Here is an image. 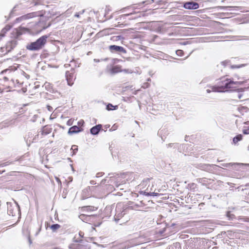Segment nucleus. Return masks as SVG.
Wrapping results in <instances>:
<instances>
[{"label":"nucleus","mask_w":249,"mask_h":249,"mask_svg":"<svg viewBox=\"0 0 249 249\" xmlns=\"http://www.w3.org/2000/svg\"><path fill=\"white\" fill-rule=\"evenodd\" d=\"M153 178H146L143 179L142 185H146L148 184V186L147 189L145 191H141L139 192V193L141 195H142L145 196H157L162 195L161 194L159 193L160 190H158V192H155L156 189H154V185L155 181H153Z\"/></svg>","instance_id":"obj_1"},{"label":"nucleus","mask_w":249,"mask_h":249,"mask_svg":"<svg viewBox=\"0 0 249 249\" xmlns=\"http://www.w3.org/2000/svg\"><path fill=\"white\" fill-rule=\"evenodd\" d=\"M218 84L219 85L218 87L215 86L212 87V91L214 92H221L222 91L218 90V89H231L233 87V85H241L242 84V82L238 81L234 82L231 79L222 77L220 79V81L218 82Z\"/></svg>","instance_id":"obj_2"},{"label":"nucleus","mask_w":249,"mask_h":249,"mask_svg":"<svg viewBox=\"0 0 249 249\" xmlns=\"http://www.w3.org/2000/svg\"><path fill=\"white\" fill-rule=\"evenodd\" d=\"M50 35H44L38 38L36 41L28 43L26 48L31 51H38L42 49L47 43V40Z\"/></svg>","instance_id":"obj_3"},{"label":"nucleus","mask_w":249,"mask_h":249,"mask_svg":"<svg viewBox=\"0 0 249 249\" xmlns=\"http://www.w3.org/2000/svg\"><path fill=\"white\" fill-rule=\"evenodd\" d=\"M128 207L125 206L122 203H118L116 205L115 214L114 216V220L118 222L122 217L127 213Z\"/></svg>","instance_id":"obj_4"},{"label":"nucleus","mask_w":249,"mask_h":249,"mask_svg":"<svg viewBox=\"0 0 249 249\" xmlns=\"http://www.w3.org/2000/svg\"><path fill=\"white\" fill-rule=\"evenodd\" d=\"M14 201L16 204L15 206H13V204L10 202H7L8 214L9 215L15 216L16 214V212H18V214L20 216L21 212L20 207L16 201L14 200Z\"/></svg>","instance_id":"obj_5"},{"label":"nucleus","mask_w":249,"mask_h":249,"mask_svg":"<svg viewBox=\"0 0 249 249\" xmlns=\"http://www.w3.org/2000/svg\"><path fill=\"white\" fill-rule=\"evenodd\" d=\"M45 14V11L41 10L38 11L34 12L32 13H28L25 15H23L18 18H17L16 20L17 21L22 20H26L27 19L31 18L34 17H43Z\"/></svg>","instance_id":"obj_6"},{"label":"nucleus","mask_w":249,"mask_h":249,"mask_svg":"<svg viewBox=\"0 0 249 249\" xmlns=\"http://www.w3.org/2000/svg\"><path fill=\"white\" fill-rule=\"evenodd\" d=\"M24 4V2L23 1H20V3L18 4H16L12 9L10 13H9L8 17H7L6 16L4 17V18H5V21H8L10 18H11L17 15L16 12L18 11H20L22 9H23L24 8L22 6Z\"/></svg>","instance_id":"obj_7"},{"label":"nucleus","mask_w":249,"mask_h":249,"mask_svg":"<svg viewBox=\"0 0 249 249\" xmlns=\"http://www.w3.org/2000/svg\"><path fill=\"white\" fill-rule=\"evenodd\" d=\"M130 205H131L128 207V209L130 208L132 210H135L142 211L143 209H146L148 208V207L146 206L147 204H146L143 200L138 202H132Z\"/></svg>","instance_id":"obj_8"},{"label":"nucleus","mask_w":249,"mask_h":249,"mask_svg":"<svg viewBox=\"0 0 249 249\" xmlns=\"http://www.w3.org/2000/svg\"><path fill=\"white\" fill-rule=\"evenodd\" d=\"M17 45V41L13 39L6 43L5 46L1 48L2 53H7L11 51Z\"/></svg>","instance_id":"obj_9"},{"label":"nucleus","mask_w":249,"mask_h":249,"mask_svg":"<svg viewBox=\"0 0 249 249\" xmlns=\"http://www.w3.org/2000/svg\"><path fill=\"white\" fill-rule=\"evenodd\" d=\"M109 50L111 53H126V50L122 46H119L115 45H110L109 46Z\"/></svg>","instance_id":"obj_10"},{"label":"nucleus","mask_w":249,"mask_h":249,"mask_svg":"<svg viewBox=\"0 0 249 249\" xmlns=\"http://www.w3.org/2000/svg\"><path fill=\"white\" fill-rule=\"evenodd\" d=\"M184 249H198L196 240L194 239L186 241Z\"/></svg>","instance_id":"obj_11"},{"label":"nucleus","mask_w":249,"mask_h":249,"mask_svg":"<svg viewBox=\"0 0 249 249\" xmlns=\"http://www.w3.org/2000/svg\"><path fill=\"white\" fill-rule=\"evenodd\" d=\"M217 166L215 164H200L199 168L202 170L211 173L215 170Z\"/></svg>","instance_id":"obj_12"},{"label":"nucleus","mask_w":249,"mask_h":249,"mask_svg":"<svg viewBox=\"0 0 249 249\" xmlns=\"http://www.w3.org/2000/svg\"><path fill=\"white\" fill-rule=\"evenodd\" d=\"M183 7L186 9L196 10L199 8V4L197 2L191 1L185 2L183 4Z\"/></svg>","instance_id":"obj_13"},{"label":"nucleus","mask_w":249,"mask_h":249,"mask_svg":"<svg viewBox=\"0 0 249 249\" xmlns=\"http://www.w3.org/2000/svg\"><path fill=\"white\" fill-rule=\"evenodd\" d=\"M95 216L94 215L81 214L79 216V217L83 222L89 223L93 222V220H91V219L94 218Z\"/></svg>","instance_id":"obj_14"},{"label":"nucleus","mask_w":249,"mask_h":249,"mask_svg":"<svg viewBox=\"0 0 249 249\" xmlns=\"http://www.w3.org/2000/svg\"><path fill=\"white\" fill-rule=\"evenodd\" d=\"M73 69H72V72H71L69 71L66 72V77L67 81L68 84L71 86L73 83Z\"/></svg>","instance_id":"obj_15"},{"label":"nucleus","mask_w":249,"mask_h":249,"mask_svg":"<svg viewBox=\"0 0 249 249\" xmlns=\"http://www.w3.org/2000/svg\"><path fill=\"white\" fill-rule=\"evenodd\" d=\"M83 130V129L77 126L74 125L70 127L68 130V134L70 135H71L75 133H77L78 132H81Z\"/></svg>","instance_id":"obj_16"},{"label":"nucleus","mask_w":249,"mask_h":249,"mask_svg":"<svg viewBox=\"0 0 249 249\" xmlns=\"http://www.w3.org/2000/svg\"><path fill=\"white\" fill-rule=\"evenodd\" d=\"M102 126L101 124H97L93 126L90 129V132L93 135H97L101 130Z\"/></svg>","instance_id":"obj_17"},{"label":"nucleus","mask_w":249,"mask_h":249,"mask_svg":"<svg viewBox=\"0 0 249 249\" xmlns=\"http://www.w3.org/2000/svg\"><path fill=\"white\" fill-rule=\"evenodd\" d=\"M197 181L202 185L206 186L209 185L212 180L211 179H208L206 178H198L196 179Z\"/></svg>","instance_id":"obj_18"},{"label":"nucleus","mask_w":249,"mask_h":249,"mask_svg":"<svg viewBox=\"0 0 249 249\" xmlns=\"http://www.w3.org/2000/svg\"><path fill=\"white\" fill-rule=\"evenodd\" d=\"M113 208L114 206L112 205L107 206L104 210V215L106 216L109 217L111 214Z\"/></svg>","instance_id":"obj_19"},{"label":"nucleus","mask_w":249,"mask_h":249,"mask_svg":"<svg viewBox=\"0 0 249 249\" xmlns=\"http://www.w3.org/2000/svg\"><path fill=\"white\" fill-rule=\"evenodd\" d=\"M122 71V70H121V66L119 65H116L115 66H113L110 69V72L112 74Z\"/></svg>","instance_id":"obj_20"},{"label":"nucleus","mask_w":249,"mask_h":249,"mask_svg":"<svg viewBox=\"0 0 249 249\" xmlns=\"http://www.w3.org/2000/svg\"><path fill=\"white\" fill-rule=\"evenodd\" d=\"M187 145L188 144L174 143V145L173 146V147L174 148H177L179 152H181L182 150H183L184 148L187 147Z\"/></svg>","instance_id":"obj_21"},{"label":"nucleus","mask_w":249,"mask_h":249,"mask_svg":"<svg viewBox=\"0 0 249 249\" xmlns=\"http://www.w3.org/2000/svg\"><path fill=\"white\" fill-rule=\"evenodd\" d=\"M97 209V207H95L92 206H84L82 208V211L83 212H91L95 211Z\"/></svg>","instance_id":"obj_22"},{"label":"nucleus","mask_w":249,"mask_h":249,"mask_svg":"<svg viewBox=\"0 0 249 249\" xmlns=\"http://www.w3.org/2000/svg\"><path fill=\"white\" fill-rule=\"evenodd\" d=\"M20 1H23L24 4L22 5L24 9L28 7H32L33 5V0L32 1H29L26 0H21Z\"/></svg>","instance_id":"obj_23"},{"label":"nucleus","mask_w":249,"mask_h":249,"mask_svg":"<svg viewBox=\"0 0 249 249\" xmlns=\"http://www.w3.org/2000/svg\"><path fill=\"white\" fill-rule=\"evenodd\" d=\"M52 131V128L47 126H45L43 127L41 130V134L42 135H47L50 134Z\"/></svg>","instance_id":"obj_24"},{"label":"nucleus","mask_w":249,"mask_h":249,"mask_svg":"<svg viewBox=\"0 0 249 249\" xmlns=\"http://www.w3.org/2000/svg\"><path fill=\"white\" fill-rule=\"evenodd\" d=\"M167 249H181L179 243L176 242L168 246Z\"/></svg>","instance_id":"obj_25"},{"label":"nucleus","mask_w":249,"mask_h":249,"mask_svg":"<svg viewBox=\"0 0 249 249\" xmlns=\"http://www.w3.org/2000/svg\"><path fill=\"white\" fill-rule=\"evenodd\" d=\"M32 137V134H30L29 133L28 134V137L27 138V143H28V141H29V146L30 145V143L32 142H36L37 140H38V135H36L34 139H33V140L31 141V140L30 139H29V138H31Z\"/></svg>","instance_id":"obj_26"},{"label":"nucleus","mask_w":249,"mask_h":249,"mask_svg":"<svg viewBox=\"0 0 249 249\" xmlns=\"http://www.w3.org/2000/svg\"><path fill=\"white\" fill-rule=\"evenodd\" d=\"M118 108V106H113L111 104H108L106 106V109L107 110H116Z\"/></svg>","instance_id":"obj_27"},{"label":"nucleus","mask_w":249,"mask_h":249,"mask_svg":"<svg viewBox=\"0 0 249 249\" xmlns=\"http://www.w3.org/2000/svg\"><path fill=\"white\" fill-rule=\"evenodd\" d=\"M38 26L42 27V29L41 30V31H42L43 30H45V29L48 28V27H49L51 25V23L49 22L47 25H46L45 24L39 21L38 23Z\"/></svg>","instance_id":"obj_28"},{"label":"nucleus","mask_w":249,"mask_h":249,"mask_svg":"<svg viewBox=\"0 0 249 249\" xmlns=\"http://www.w3.org/2000/svg\"><path fill=\"white\" fill-rule=\"evenodd\" d=\"M243 136L241 134H239L233 138V142L234 144H236L239 141L242 139Z\"/></svg>","instance_id":"obj_29"},{"label":"nucleus","mask_w":249,"mask_h":249,"mask_svg":"<svg viewBox=\"0 0 249 249\" xmlns=\"http://www.w3.org/2000/svg\"><path fill=\"white\" fill-rule=\"evenodd\" d=\"M196 188V184L194 183H189L187 185V188L190 189L191 191H195Z\"/></svg>","instance_id":"obj_30"},{"label":"nucleus","mask_w":249,"mask_h":249,"mask_svg":"<svg viewBox=\"0 0 249 249\" xmlns=\"http://www.w3.org/2000/svg\"><path fill=\"white\" fill-rule=\"evenodd\" d=\"M226 216L228 217L229 220H233L236 219L235 215L231 213V212L228 211L226 213Z\"/></svg>","instance_id":"obj_31"},{"label":"nucleus","mask_w":249,"mask_h":249,"mask_svg":"<svg viewBox=\"0 0 249 249\" xmlns=\"http://www.w3.org/2000/svg\"><path fill=\"white\" fill-rule=\"evenodd\" d=\"M170 230V227H166L164 228H163V229L162 230H160L159 231V233L161 234V235H165L166 234H164V233L166 231H169Z\"/></svg>","instance_id":"obj_32"},{"label":"nucleus","mask_w":249,"mask_h":249,"mask_svg":"<svg viewBox=\"0 0 249 249\" xmlns=\"http://www.w3.org/2000/svg\"><path fill=\"white\" fill-rule=\"evenodd\" d=\"M60 227V225L58 224H53L51 226L50 228L53 231H55L56 230Z\"/></svg>","instance_id":"obj_33"},{"label":"nucleus","mask_w":249,"mask_h":249,"mask_svg":"<svg viewBox=\"0 0 249 249\" xmlns=\"http://www.w3.org/2000/svg\"><path fill=\"white\" fill-rule=\"evenodd\" d=\"M236 219L243 222H249V218L247 217L239 216Z\"/></svg>","instance_id":"obj_34"},{"label":"nucleus","mask_w":249,"mask_h":249,"mask_svg":"<svg viewBox=\"0 0 249 249\" xmlns=\"http://www.w3.org/2000/svg\"><path fill=\"white\" fill-rule=\"evenodd\" d=\"M43 5L42 0H33V5Z\"/></svg>","instance_id":"obj_35"},{"label":"nucleus","mask_w":249,"mask_h":249,"mask_svg":"<svg viewBox=\"0 0 249 249\" xmlns=\"http://www.w3.org/2000/svg\"><path fill=\"white\" fill-rule=\"evenodd\" d=\"M12 27V26L10 25H6L5 27L2 30V31L4 33H5L7 31H8L9 30H10V29Z\"/></svg>","instance_id":"obj_36"},{"label":"nucleus","mask_w":249,"mask_h":249,"mask_svg":"<svg viewBox=\"0 0 249 249\" xmlns=\"http://www.w3.org/2000/svg\"><path fill=\"white\" fill-rule=\"evenodd\" d=\"M44 86H45V87L46 89L48 91H50V92H51V89H52V86L50 85V84L49 83H46L45 84Z\"/></svg>","instance_id":"obj_37"},{"label":"nucleus","mask_w":249,"mask_h":249,"mask_svg":"<svg viewBox=\"0 0 249 249\" xmlns=\"http://www.w3.org/2000/svg\"><path fill=\"white\" fill-rule=\"evenodd\" d=\"M176 53L177 55L179 56H182L184 54L183 51L181 50H177L176 52Z\"/></svg>","instance_id":"obj_38"},{"label":"nucleus","mask_w":249,"mask_h":249,"mask_svg":"<svg viewBox=\"0 0 249 249\" xmlns=\"http://www.w3.org/2000/svg\"><path fill=\"white\" fill-rule=\"evenodd\" d=\"M71 149L73 151V154H74L75 153V152L78 151L77 146H76L75 145H72Z\"/></svg>","instance_id":"obj_39"},{"label":"nucleus","mask_w":249,"mask_h":249,"mask_svg":"<svg viewBox=\"0 0 249 249\" xmlns=\"http://www.w3.org/2000/svg\"><path fill=\"white\" fill-rule=\"evenodd\" d=\"M229 63H230L229 60H225V61H222L221 62V64L222 65H223L224 67H225V66H227Z\"/></svg>","instance_id":"obj_40"},{"label":"nucleus","mask_w":249,"mask_h":249,"mask_svg":"<svg viewBox=\"0 0 249 249\" xmlns=\"http://www.w3.org/2000/svg\"><path fill=\"white\" fill-rule=\"evenodd\" d=\"M79 127H81V126H83L84 124V121L83 120H81L80 121H79L78 123H77Z\"/></svg>","instance_id":"obj_41"},{"label":"nucleus","mask_w":249,"mask_h":249,"mask_svg":"<svg viewBox=\"0 0 249 249\" xmlns=\"http://www.w3.org/2000/svg\"><path fill=\"white\" fill-rule=\"evenodd\" d=\"M243 66H244L243 65H231V69L240 68L243 67Z\"/></svg>","instance_id":"obj_42"},{"label":"nucleus","mask_w":249,"mask_h":249,"mask_svg":"<svg viewBox=\"0 0 249 249\" xmlns=\"http://www.w3.org/2000/svg\"><path fill=\"white\" fill-rule=\"evenodd\" d=\"M149 84L148 83H143V84L142 85V88H143V89H146L147 88H148L149 87Z\"/></svg>","instance_id":"obj_43"},{"label":"nucleus","mask_w":249,"mask_h":249,"mask_svg":"<svg viewBox=\"0 0 249 249\" xmlns=\"http://www.w3.org/2000/svg\"><path fill=\"white\" fill-rule=\"evenodd\" d=\"M233 164H235V163H224V164H222V165L224 166V167H228L230 165H233Z\"/></svg>","instance_id":"obj_44"},{"label":"nucleus","mask_w":249,"mask_h":249,"mask_svg":"<svg viewBox=\"0 0 249 249\" xmlns=\"http://www.w3.org/2000/svg\"><path fill=\"white\" fill-rule=\"evenodd\" d=\"M243 133L244 134H249V127L246 129H243Z\"/></svg>","instance_id":"obj_45"},{"label":"nucleus","mask_w":249,"mask_h":249,"mask_svg":"<svg viewBox=\"0 0 249 249\" xmlns=\"http://www.w3.org/2000/svg\"><path fill=\"white\" fill-rule=\"evenodd\" d=\"M12 162H9V161H7V162H4L2 164H1V166L2 167H4V166H6L7 165H9L10 164H11Z\"/></svg>","instance_id":"obj_46"},{"label":"nucleus","mask_w":249,"mask_h":249,"mask_svg":"<svg viewBox=\"0 0 249 249\" xmlns=\"http://www.w3.org/2000/svg\"><path fill=\"white\" fill-rule=\"evenodd\" d=\"M154 2V0H148L143 1L142 3H146V4L152 3Z\"/></svg>","instance_id":"obj_47"},{"label":"nucleus","mask_w":249,"mask_h":249,"mask_svg":"<svg viewBox=\"0 0 249 249\" xmlns=\"http://www.w3.org/2000/svg\"><path fill=\"white\" fill-rule=\"evenodd\" d=\"M72 123H73V121L72 120V119H69V120L67 121V124L68 125L70 126V125H72Z\"/></svg>","instance_id":"obj_48"},{"label":"nucleus","mask_w":249,"mask_h":249,"mask_svg":"<svg viewBox=\"0 0 249 249\" xmlns=\"http://www.w3.org/2000/svg\"><path fill=\"white\" fill-rule=\"evenodd\" d=\"M104 174V173H103V172H99V173H97V174L96 175V177L99 178L100 177L102 176Z\"/></svg>","instance_id":"obj_49"},{"label":"nucleus","mask_w":249,"mask_h":249,"mask_svg":"<svg viewBox=\"0 0 249 249\" xmlns=\"http://www.w3.org/2000/svg\"><path fill=\"white\" fill-rule=\"evenodd\" d=\"M122 71H124L125 73H132V71H129L128 69H124L122 70Z\"/></svg>","instance_id":"obj_50"},{"label":"nucleus","mask_w":249,"mask_h":249,"mask_svg":"<svg viewBox=\"0 0 249 249\" xmlns=\"http://www.w3.org/2000/svg\"><path fill=\"white\" fill-rule=\"evenodd\" d=\"M167 147H172L174 145V143H170L166 145Z\"/></svg>","instance_id":"obj_51"},{"label":"nucleus","mask_w":249,"mask_h":249,"mask_svg":"<svg viewBox=\"0 0 249 249\" xmlns=\"http://www.w3.org/2000/svg\"><path fill=\"white\" fill-rule=\"evenodd\" d=\"M208 78H204L203 79L202 81L201 82V83L200 84H201V83H206L208 81Z\"/></svg>","instance_id":"obj_52"},{"label":"nucleus","mask_w":249,"mask_h":249,"mask_svg":"<svg viewBox=\"0 0 249 249\" xmlns=\"http://www.w3.org/2000/svg\"><path fill=\"white\" fill-rule=\"evenodd\" d=\"M242 96H243V94L241 93H238L237 94V96L239 99H241L242 98Z\"/></svg>","instance_id":"obj_53"},{"label":"nucleus","mask_w":249,"mask_h":249,"mask_svg":"<svg viewBox=\"0 0 249 249\" xmlns=\"http://www.w3.org/2000/svg\"><path fill=\"white\" fill-rule=\"evenodd\" d=\"M106 179H102L101 180V184H104L106 183Z\"/></svg>","instance_id":"obj_54"},{"label":"nucleus","mask_w":249,"mask_h":249,"mask_svg":"<svg viewBox=\"0 0 249 249\" xmlns=\"http://www.w3.org/2000/svg\"><path fill=\"white\" fill-rule=\"evenodd\" d=\"M90 183L91 184H92V185H94V184H96V181H94V180H91V181H90Z\"/></svg>","instance_id":"obj_55"},{"label":"nucleus","mask_w":249,"mask_h":249,"mask_svg":"<svg viewBox=\"0 0 249 249\" xmlns=\"http://www.w3.org/2000/svg\"><path fill=\"white\" fill-rule=\"evenodd\" d=\"M116 40L117 39L119 40V39H121V38H123V37L121 36H116Z\"/></svg>","instance_id":"obj_56"},{"label":"nucleus","mask_w":249,"mask_h":249,"mask_svg":"<svg viewBox=\"0 0 249 249\" xmlns=\"http://www.w3.org/2000/svg\"><path fill=\"white\" fill-rule=\"evenodd\" d=\"M79 234L82 237H83V236H84V233L83 232H82V231H80L79 233Z\"/></svg>","instance_id":"obj_57"},{"label":"nucleus","mask_w":249,"mask_h":249,"mask_svg":"<svg viewBox=\"0 0 249 249\" xmlns=\"http://www.w3.org/2000/svg\"><path fill=\"white\" fill-rule=\"evenodd\" d=\"M28 241L30 244H31L32 243V242L31 241V239L30 237V236L28 237Z\"/></svg>","instance_id":"obj_58"},{"label":"nucleus","mask_w":249,"mask_h":249,"mask_svg":"<svg viewBox=\"0 0 249 249\" xmlns=\"http://www.w3.org/2000/svg\"><path fill=\"white\" fill-rule=\"evenodd\" d=\"M93 60L95 62H99L100 61V60L97 59H94Z\"/></svg>","instance_id":"obj_59"},{"label":"nucleus","mask_w":249,"mask_h":249,"mask_svg":"<svg viewBox=\"0 0 249 249\" xmlns=\"http://www.w3.org/2000/svg\"><path fill=\"white\" fill-rule=\"evenodd\" d=\"M189 44V41H185V42H184L182 43V44H183V45H186V44Z\"/></svg>","instance_id":"obj_60"},{"label":"nucleus","mask_w":249,"mask_h":249,"mask_svg":"<svg viewBox=\"0 0 249 249\" xmlns=\"http://www.w3.org/2000/svg\"><path fill=\"white\" fill-rule=\"evenodd\" d=\"M75 17L78 18L79 17V15L78 13H76L74 15Z\"/></svg>","instance_id":"obj_61"},{"label":"nucleus","mask_w":249,"mask_h":249,"mask_svg":"<svg viewBox=\"0 0 249 249\" xmlns=\"http://www.w3.org/2000/svg\"><path fill=\"white\" fill-rule=\"evenodd\" d=\"M51 108H52L51 107L48 106V109L49 110L51 111Z\"/></svg>","instance_id":"obj_62"},{"label":"nucleus","mask_w":249,"mask_h":249,"mask_svg":"<svg viewBox=\"0 0 249 249\" xmlns=\"http://www.w3.org/2000/svg\"><path fill=\"white\" fill-rule=\"evenodd\" d=\"M206 91L207 93H210L211 92V90L210 89H208L206 90Z\"/></svg>","instance_id":"obj_63"},{"label":"nucleus","mask_w":249,"mask_h":249,"mask_svg":"<svg viewBox=\"0 0 249 249\" xmlns=\"http://www.w3.org/2000/svg\"><path fill=\"white\" fill-rule=\"evenodd\" d=\"M217 248H218V247H214L212 249H217Z\"/></svg>","instance_id":"obj_64"}]
</instances>
